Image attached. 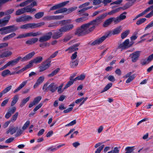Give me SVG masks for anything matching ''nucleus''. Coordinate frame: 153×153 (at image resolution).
<instances>
[{"label":"nucleus","instance_id":"obj_1","mask_svg":"<svg viewBox=\"0 0 153 153\" xmlns=\"http://www.w3.org/2000/svg\"><path fill=\"white\" fill-rule=\"evenodd\" d=\"M95 29V26H92L90 22L82 25L80 27L76 30L75 34L78 36H83L92 31Z\"/></svg>","mask_w":153,"mask_h":153},{"label":"nucleus","instance_id":"obj_2","mask_svg":"<svg viewBox=\"0 0 153 153\" xmlns=\"http://www.w3.org/2000/svg\"><path fill=\"white\" fill-rule=\"evenodd\" d=\"M122 30L121 26H120L114 29L112 31H109L105 35L97 39L93 42L91 43V45L92 46H94L100 44L108 37L119 34L121 32Z\"/></svg>","mask_w":153,"mask_h":153},{"label":"nucleus","instance_id":"obj_3","mask_svg":"<svg viewBox=\"0 0 153 153\" xmlns=\"http://www.w3.org/2000/svg\"><path fill=\"white\" fill-rule=\"evenodd\" d=\"M36 5V3L33 2L30 5H28L25 7L17 10L16 12L15 15L16 16H19L23 14L26 12L32 13L35 11H36V9L35 8H33V7Z\"/></svg>","mask_w":153,"mask_h":153},{"label":"nucleus","instance_id":"obj_4","mask_svg":"<svg viewBox=\"0 0 153 153\" xmlns=\"http://www.w3.org/2000/svg\"><path fill=\"white\" fill-rule=\"evenodd\" d=\"M18 28L15 25H10L0 28V31L1 34L4 35L15 31Z\"/></svg>","mask_w":153,"mask_h":153},{"label":"nucleus","instance_id":"obj_5","mask_svg":"<svg viewBox=\"0 0 153 153\" xmlns=\"http://www.w3.org/2000/svg\"><path fill=\"white\" fill-rule=\"evenodd\" d=\"M48 84L49 83L47 82L44 85L42 89L44 90V91L47 92L50 91L52 93H53L58 88L57 86L54 82H52L49 85Z\"/></svg>","mask_w":153,"mask_h":153},{"label":"nucleus","instance_id":"obj_6","mask_svg":"<svg viewBox=\"0 0 153 153\" xmlns=\"http://www.w3.org/2000/svg\"><path fill=\"white\" fill-rule=\"evenodd\" d=\"M107 16V13L102 14L97 17L95 19L90 22L92 26H96L99 25L102 20Z\"/></svg>","mask_w":153,"mask_h":153},{"label":"nucleus","instance_id":"obj_7","mask_svg":"<svg viewBox=\"0 0 153 153\" xmlns=\"http://www.w3.org/2000/svg\"><path fill=\"white\" fill-rule=\"evenodd\" d=\"M38 26V25L35 23H30L21 25L20 28L22 29H27L29 28L33 29L37 28Z\"/></svg>","mask_w":153,"mask_h":153},{"label":"nucleus","instance_id":"obj_8","mask_svg":"<svg viewBox=\"0 0 153 153\" xmlns=\"http://www.w3.org/2000/svg\"><path fill=\"white\" fill-rule=\"evenodd\" d=\"M52 35V33L51 32H50L43 36L40 37L39 39V41L40 42L47 41L50 39Z\"/></svg>","mask_w":153,"mask_h":153},{"label":"nucleus","instance_id":"obj_9","mask_svg":"<svg viewBox=\"0 0 153 153\" xmlns=\"http://www.w3.org/2000/svg\"><path fill=\"white\" fill-rule=\"evenodd\" d=\"M141 51H138L133 52L130 55L131 59V61L133 62H135L138 60L140 56Z\"/></svg>","mask_w":153,"mask_h":153},{"label":"nucleus","instance_id":"obj_10","mask_svg":"<svg viewBox=\"0 0 153 153\" xmlns=\"http://www.w3.org/2000/svg\"><path fill=\"white\" fill-rule=\"evenodd\" d=\"M69 2V1L63 2L61 3L52 6L50 9L49 11L51 10H56L60 7H64Z\"/></svg>","mask_w":153,"mask_h":153},{"label":"nucleus","instance_id":"obj_11","mask_svg":"<svg viewBox=\"0 0 153 153\" xmlns=\"http://www.w3.org/2000/svg\"><path fill=\"white\" fill-rule=\"evenodd\" d=\"M127 14L126 12H124L121 13L119 16L115 17V24H117L120 22V21L125 19L126 18V16L125 15Z\"/></svg>","mask_w":153,"mask_h":153},{"label":"nucleus","instance_id":"obj_12","mask_svg":"<svg viewBox=\"0 0 153 153\" xmlns=\"http://www.w3.org/2000/svg\"><path fill=\"white\" fill-rule=\"evenodd\" d=\"M74 27V26L73 24H69L62 27L59 29V30L60 31L65 32L71 30Z\"/></svg>","mask_w":153,"mask_h":153},{"label":"nucleus","instance_id":"obj_13","mask_svg":"<svg viewBox=\"0 0 153 153\" xmlns=\"http://www.w3.org/2000/svg\"><path fill=\"white\" fill-rule=\"evenodd\" d=\"M22 57L21 56H19L16 59L9 61L7 63L8 66H13L17 64L20 60H21Z\"/></svg>","mask_w":153,"mask_h":153},{"label":"nucleus","instance_id":"obj_14","mask_svg":"<svg viewBox=\"0 0 153 153\" xmlns=\"http://www.w3.org/2000/svg\"><path fill=\"white\" fill-rule=\"evenodd\" d=\"M115 21L114 17L109 18L105 21L103 26L104 27H107L109 26L113 22H114L115 24Z\"/></svg>","mask_w":153,"mask_h":153},{"label":"nucleus","instance_id":"obj_15","mask_svg":"<svg viewBox=\"0 0 153 153\" xmlns=\"http://www.w3.org/2000/svg\"><path fill=\"white\" fill-rule=\"evenodd\" d=\"M35 54V53L34 51L29 53L23 58H22L21 61H25L30 59Z\"/></svg>","mask_w":153,"mask_h":153},{"label":"nucleus","instance_id":"obj_16","mask_svg":"<svg viewBox=\"0 0 153 153\" xmlns=\"http://www.w3.org/2000/svg\"><path fill=\"white\" fill-rule=\"evenodd\" d=\"M42 98V97L41 96H38L35 98L33 102H31L30 103L29 105V108H31L33 105L38 103L41 100Z\"/></svg>","mask_w":153,"mask_h":153},{"label":"nucleus","instance_id":"obj_17","mask_svg":"<svg viewBox=\"0 0 153 153\" xmlns=\"http://www.w3.org/2000/svg\"><path fill=\"white\" fill-rule=\"evenodd\" d=\"M129 39H126L122 44H120L119 46V48L122 49H126L129 48Z\"/></svg>","mask_w":153,"mask_h":153},{"label":"nucleus","instance_id":"obj_18","mask_svg":"<svg viewBox=\"0 0 153 153\" xmlns=\"http://www.w3.org/2000/svg\"><path fill=\"white\" fill-rule=\"evenodd\" d=\"M126 1H129L126 4L123 6V10H125L133 5L135 3L136 0H126Z\"/></svg>","mask_w":153,"mask_h":153},{"label":"nucleus","instance_id":"obj_19","mask_svg":"<svg viewBox=\"0 0 153 153\" xmlns=\"http://www.w3.org/2000/svg\"><path fill=\"white\" fill-rule=\"evenodd\" d=\"M38 40V39L37 38H32L27 40L25 42V43L28 45H31L36 43Z\"/></svg>","mask_w":153,"mask_h":153},{"label":"nucleus","instance_id":"obj_20","mask_svg":"<svg viewBox=\"0 0 153 153\" xmlns=\"http://www.w3.org/2000/svg\"><path fill=\"white\" fill-rule=\"evenodd\" d=\"M10 17V16H8L2 19H0V24H2L4 26L6 25L8 23Z\"/></svg>","mask_w":153,"mask_h":153},{"label":"nucleus","instance_id":"obj_21","mask_svg":"<svg viewBox=\"0 0 153 153\" xmlns=\"http://www.w3.org/2000/svg\"><path fill=\"white\" fill-rule=\"evenodd\" d=\"M45 77L43 76L39 77L37 80L36 82L34 85L33 88H36L41 83H42L44 81Z\"/></svg>","mask_w":153,"mask_h":153},{"label":"nucleus","instance_id":"obj_22","mask_svg":"<svg viewBox=\"0 0 153 153\" xmlns=\"http://www.w3.org/2000/svg\"><path fill=\"white\" fill-rule=\"evenodd\" d=\"M33 2H35L36 4V5L35 6H37V3L34 0H27L19 4V6L21 7H23L25 6L30 4L29 5H30L32 3H33Z\"/></svg>","mask_w":153,"mask_h":153},{"label":"nucleus","instance_id":"obj_23","mask_svg":"<svg viewBox=\"0 0 153 153\" xmlns=\"http://www.w3.org/2000/svg\"><path fill=\"white\" fill-rule=\"evenodd\" d=\"M27 82V80H26L23 81L19 86L14 91L13 93H16L21 89L26 84Z\"/></svg>","mask_w":153,"mask_h":153},{"label":"nucleus","instance_id":"obj_24","mask_svg":"<svg viewBox=\"0 0 153 153\" xmlns=\"http://www.w3.org/2000/svg\"><path fill=\"white\" fill-rule=\"evenodd\" d=\"M63 32L60 31H56L53 34L52 37L53 39H57L61 37Z\"/></svg>","mask_w":153,"mask_h":153},{"label":"nucleus","instance_id":"obj_25","mask_svg":"<svg viewBox=\"0 0 153 153\" xmlns=\"http://www.w3.org/2000/svg\"><path fill=\"white\" fill-rule=\"evenodd\" d=\"M18 129V127L9 128L6 131V133L7 134L10 133L11 135H12L16 132Z\"/></svg>","mask_w":153,"mask_h":153},{"label":"nucleus","instance_id":"obj_26","mask_svg":"<svg viewBox=\"0 0 153 153\" xmlns=\"http://www.w3.org/2000/svg\"><path fill=\"white\" fill-rule=\"evenodd\" d=\"M50 63L48 62V63L45 64L40 67V71H43L47 69L50 66Z\"/></svg>","mask_w":153,"mask_h":153},{"label":"nucleus","instance_id":"obj_27","mask_svg":"<svg viewBox=\"0 0 153 153\" xmlns=\"http://www.w3.org/2000/svg\"><path fill=\"white\" fill-rule=\"evenodd\" d=\"M43 60V58L42 56H38L32 60L33 63L36 64L39 63L41 62Z\"/></svg>","mask_w":153,"mask_h":153},{"label":"nucleus","instance_id":"obj_28","mask_svg":"<svg viewBox=\"0 0 153 153\" xmlns=\"http://www.w3.org/2000/svg\"><path fill=\"white\" fill-rule=\"evenodd\" d=\"M19 98V97L18 95H15L13 98L10 104L11 106H14L18 101Z\"/></svg>","mask_w":153,"mask_h":153},{"label":"nucleus","instance_id":"obj_29","mask_svg":"<svg viewBox=\"0 0 153 153\" xmlns=\"http://www.w3.org/2000/svg\"><path fill=\"white\" fill-rule=\"evenodd\" d=\"M121 9L123 10V7H119L117 9L112 10L107 13V15H111L115 14L118 12Z\"/></svg>","mask_w":153,"mask_h":153},{"label":"nucleus","instance_id":"obj_30","mask_svg":"<svg viewBox=\"0 0 153 153\" xmlns=\"http://www.w3.org/2000/svg\"><path fill=\"white\" fill-rule=\"evenodd\" d=\"M74 76H71L70 77V80L66 84L64 88V89H65L68 88V87L74 83L73 81H72V79L74 78Z\"/></svg>","mask_w":153,"mask_h":153},{"label":"nucleus","instance_id":"obj_31","mask_svg":"<svg viewBox=\"0 0 153 153\" xmlns=\"http://www.w3.org/2000/svg\"><path fill=\"white\" fill-rule=\"evenodd\" d=\"M30 97H29L26 98L24 99L21 102L20 104V106L22 107L24 106L25 104L28 101L30 100Z\"/></svg>","mask_w":153,"mask_h":153},{"label":"nucleus","instance_id":"obj_32","mask_svg":"<svg viewBox=\"0 0 153 153\" xmlns=\"http://www.w3.org/2000/svg\"><path fill=\"white\" fill-rule=\"evenodd\" d=\"M88 19V18L87 17H83L76 19L75 21L77 23H82Z\"/></svg>","mask_w":153,"mask_h":153},{"label":"nucleus","instance_id":"obj_33","mask_svg":"<svg viewBox=\"0 0 153 153\" xmlns=\"http://www.w3.org/2000/svg\"><path fill=\"white\" fill-rule=\"evenodd\" d=\"M16 35V34L14 33H13L11 34L4 37L3 38V40L6 41L8 39L12 38Z\"/></svg>","mask_w":153,"mask_h":153},{"label":"nucleus","instance_id":"obj_34","mask_svg":"<svg viewBox=\"0 0 153 153\" xmlns=\"http://www.w3.org/2000/svg\"><path fill=\"white\" fill-rule=\"evenodd\" d=\"M78 63L79 61L77 60H76L74 61L72 60L71 62L70 63L71 67L72 68H75L78 65Z\"/></svg>","mask_w":153,"mask_h":153},{"label":"nucleus","instance_id":"obj_35","mask_svg":"<svg viewBox=\"0 0 153 153\" xmlns=\"http://www.w3.org/2000/svg\"><path fill=\"white\" fill-rule=\"evenodd\" d=\"M60 21L56 22H54L48 25V27H53V28H55L56 27L60 24Z\"/></svg>","mask_w":153,"mask_h":153},{"label":"nucleus","instance_id":"obj_36","mask_svg":"<svg viewBox=\"0 0 153 153\" xmlns=\"http://www.w3.org/2000/svg\"><path fill=\"white\" fill-rule=\"evenodd\" d=\"M58 52L57 51H55L54 52L53 54H52L49 57L48 59L46 60V62H51V59H52L56 57V56L57 55L58 53Z\"/></svg>","mask_w":153,"mask_h":153},{"label":"nucleus","instance_id":"obj_37","mask_svg":"<svg viewBox=\"0 0 153 153\" xmlns=\"http://www.w3.org/2000/svg\"><path fill=\"white\" fill-rule=\"evenodd\" d=\"M12 54L11 51H9L3 53L2 54L0 55V58L7 57L11 56Z\"/></svg>","mask_w":153,"mask_h":153},{"label":"nucleus","instance_id":"obj_38","mask_svg":"<svg viewBox=\"0 0 153 153\" xmlns=\"http://www.w3.org/2000/svg\"><path fill=\"white\" fill-rule=\"evenodd\" d=\"M41 33L39 31L35 33L31 32L28 33L29 37L31 36L33 37H35L41 35Z\"/></svg>","mask_w":153,"mask_h":153},{"label":"nucleus","instance_id":"obj_39","mask_svg":"<svg viewBox=\"0 0 153 153\" xmlns=\"http://www.w3.org/2000/svg\"><path fill=\"white\" fill-rule=\"evenodd\" d=\"M112 84L111 83H109L107 84L104 87V89L101 91V93H103L108 90L112 87Z\"/></svg>","mask_w":153,"mask_h":153},{"label":"nucleus","instance_id":"obj_40","mask_svg":"<svg viewBox=\"0 0 153 153\" xmlns=\"http://www.w3.org/2000/svg\"><path fill=\"white\" fill-rule=\"evenodd\" d=\"M60 70V68H57L54 71H53L50 74H48V77H52L54 75L56 74Z\"/></svg>","mask_w":153,"mask_h":153},{"label":"nucleus","instance_id":"obj_41","mask_svg":"<svg viewBox=\"0 0 153 153\" xmlns=\"http://www.w3.org/2000/svg\"><path fill=\"white\" fill-rule=\"evenodd\" d=\"M19 112H16L11 117L10 121V122H15L17 118Z\"/></svg>","mask_w":153,"mask_h":153},{"label":"nucleus","instance_id":"obj_42","mask_svg":"<svg viewBox=\"0 0 153 153\" xmlns=\"http://www.w3.org/2000/svg\"><path fill=\"white\" fill-rule=\"evenodd\" d=\"M65 145V144H63L62 145H59L57 147L53 148H52V147H49L48 149V150H51V151L52 152H54L57 150V149L64 146Z\"/></svg>","mask_w":153,"mask_h":153},{"label":"nucleus","instance_id":"obj_43","mask_svg":"<svg viewBox=\"0 0 153 153\" xmlns=\"http://www.w3.org/2000/svg\"><path fill=\"white\" fill-rule=\"evenodd\" d=\"M130 32L129 30H127L125 32H123L121 34V37L122 39L126 38L128 34Z\"/></svg>","mask_w":153,"mask_h":153},{"label":"nucleus","instance_id":"obj_44","mask_svg":"<svg viewBox=\"0 0 153 153\" xmlns=\"http://www.w3.org/2000/svg\"><path fill=\"white\" fill-rule=\"evenodd\" d=\"M74 46L72 45L69 47L65 50V51H69V53H70L78 50V48H75Z\"/></svg>","mask_w":153,"mask_h":153},{"label":"nucleus","instance_id":"obj_45","mask_svg":"<svg viewBox=\"0 0 153 153\" xmlns=\"http://www.w3.org/2000/svg\"><path fill=\"white\" fill-rule=\"evenodd\" d=\"M44 15L43 12H40L36 13L35 15V17L36 19H39L42 17Z\"/></svg>","mask_w":153,"mask_h":153},{"label":"nucleus","instance_id":"obj_46","mask_svg":"<svg viewBox=\"0 0 153 153\" xmlns=\"http://www.w3.org/2000/svg\"><path fill=\"white\" fill-rule=\"evenodd\" d=\"M10 73V71L8 69H6L4 71L1 73V76L4 77H5L7 75Z\"/></svg>","mask_w":153,"mask_h":153},{"label":"nucleus","instance_id":"obj_47","mask_svg":"<svg viewBox=\"0 0 153 153\" xmlns=\"http://www.w3.org/2000/svg\"><path fill=\"white\" fill-rule=\"evenodd\" d=\"M60 23L62 24L61 26L64 25L69 23H70L72 22L71 19H68L67 20H63L60 21Z\"/></svg>","mask_w":153,"mask_h":153},{"label":"nucleus","instance_id":"obj_48","mask_svg":"<svg viewBox=\"0 0 153 153\" xmlns=\"http://www.w3.org/2000/svg\"><path fill=\"white\" fill-rule=\"evenodd\" d=\"M77 8V7H70L68 9L67 14H70L74 11Z\"/></svg>","mask_w":153,"mask_h":153},{"label":"nucleus","instance_id":"obj_49","mask_svg":"<svg viewBox=\"0 0 153 153\" xmlns=\"http://www.w3.org/2000/svg\"><path fill=\"white\" fill-rule=\"evenodd\" d=\"M146 20V19L145 18L140 19L137 21L136 24L137 25H140L145 22Z\"/></svg>","mask_w":153,"mask_h":153},{"label":"nucleus","instance_id":"obj_50","mask_svg":"<svg viewBox=\"0 0 153 153\" xmlns=\"http://www.w3.org/2000/svg\"><path fill=\"white\" fill-rule=\"evenodd\" d=\"M28 37H29L28 34V33H26L22 34L19 35L16 38L18 39H22Z\"/></svg>","mask_w":153,"mask_h":153},{"label":"nucleus","instance_id":"obj_51","mask_svg":"<svg viewBox=\"0 0 153 153\" xmlns=\"http://www.w3.org/2000/svg\"><path fill=\"white\" fill-rule=\"evenodd\" d=\"M92 6H90L86 7L85 8H82V9H81L80 10H79L78 11V12L79 13V14H81L84 12L85 11L87 10H88L89 9L91 8H92Z\"/></svg>","mask_w":153,"mask_h":153},{"label":"nucleus","instance_id":"obj_52","mask_svg":"<svg viewBox=\"0 0 153 153\" xmlns=\"http://www.w3.org/2000/svg\"><path fill=\"white\" fill-rule=\"evenodd\" d=\"M12 86L11 85L9 86L6 88L2 91L3 92V94H5L9 91L12 88Z\"/></svg>","mask_w":153,"mask_h":153},{"label":"nucleus","instance_id":"obj_53","mask_svg":"<svg viewBox=\"0 0 153 153\" xmlns=\"http://www.w3.org/2000/svg\"><path fill=\"white\" fill-rule=\"evenodd\" d=\"M16 21L17 22H25L24 16H22L16 18Z\"/></svg>","mask_w":153,"mask_h":153},{"label":"nucleus","instance_id":"obj_54","mask_svg":"<svg viewBox=\"0 0 153 153\" xmlns=\"http://www.w3.org/2000/svg\"><path fill=\"white\" fill-rule=\"evenodd\" d=\"M16 110V108L15 106H13L10 108L8 109V111L12 114H13L15 112Z\"/></svg>","mask_w":153,"mask_h":153},{"label":"nucleus","instance_id":"obj_55","mask_svg":"<svg viewBox=\"0 0 153 153\" xmlns=\"http://www.w3.org/2000/svg\"><path fill=\"white\" fill-rule=\"evenodd\" d=\"M44 20H54L53 16H45L43 18Z\"/></svg>","mask_w":153,"mask_h":153},{"label":"nucleus","instance_id":"obj_56","mask_svg":"<svg viewBox=\"0 0 153 153\" xmlns=\"http://www.w3.org/2000/svg\"><path fill=\"white\" fill-rule=\"evenodd\" d=\"M30 124V121L29 120L27 121L25 123L24 125L22 127L23 130H25Z\"/></svg>","mask_w":153,"mask_h":153},{"label":"nucleus","instance_id":"obj_57","mask_svg":"<svg viewBox=\"0 0 153 153\" xmlns=\"http://www.w3.org/2000/svg\"><path fill=\"white\" fill-rule=\"evenodd\" d=\"M135 78L134 75H132L130 76L126 80V82L128 83L132 81Z\"/></svg>","mask_w":153,"mask_h":153},{"label":"nucleus","instance_id":"obj_58","mask_svg":"<svg viewBox=\"0 0 153 153\" xmlns=\"http://www.w3.org/2000/svg\"><path fill=\"white\" fill-rule=\"evenodd\" d=\"M104 145H102L99 147L95 151V153H100L104 147Z\"/></svg>","mask_w":153,"mask_h":153},{"label":"nucleus","instance_id":"obj_59","mask_svg":"<svg viewBox=\"0 0 153 153\" xmlns=\"http://www.w3.org/2000/svg\"><path fill=\"white\" fill-rule=\"evenodd\" d=\"M14 10L13 9H10L4 12V15H7L11 14L14 12Z\"/></svg>","mask_w":153,"mask_h":153},{"label":"nucleus","instance_id":"obj_60","mask_svg":"<svg viewBox=\"0 0 153 153\" xmlns=\"http://www.w3.org/2000/svg\"><path fill=\"white\" fill-rule=\"evenodd\" d=\"M102 2V0H94L93 4L94 5H98Z\"/></svg>","mask_w":153,"mask_h":153},{"label":"nucleus","instance_id":"obj_61","mask_svg":"<svg viewBox=\"0 0 153 153\" xmlns=\"http://www.w3.org/2000/svg\"><path fill=\"white\" fill-rule=\"evenodd\" d=\"M90 4V3L89 2H86L85 3L82 4L79 6V8H85V7L89 5Z\"/></svg>","mask_w":153,"mask_h":153},{"label":"nucleus","instance_id":"obj_62","mask_svg":"<svg viewBox=\"0 0 153 153\" xmlns=\"http://www.w3.org/2000/svg\"><path fill=\"white\" fill-rule=\"evenodd\" d=\"M153 27V20L145 28V30Z\"/></svg>","mask_w":153,"mask_h":153},{"label":"nucleus","instance_id":"obj_63","mask_svg":"<svg viewBox=\"0 0 153 153\" xmlns=\"http://www.w3.org/2000/svg\"><path fill=\"white\" fill-rule=\"evenodd\" d=\"M76 120H74L73 121L65 125V126L66 127L72 126H73V125H74V124H76Z\"/></svg>","mask_w":153,"mask_h":153},{"label":"nucleus","instance_id":"obj_64","mask_svg":"<svg viewBox=\"0 0 153 153\" xmlns=\"http://www.w3.org/2000/svg\"><path fill=\"white\" fill-rule=\"evenodd\" d=\"M24 16L25 22L29 21L30 20H32V17L30 16L26 15L25 16Z\"/></svg>","mask_w":153,"mask_h":153}]
</instances>
